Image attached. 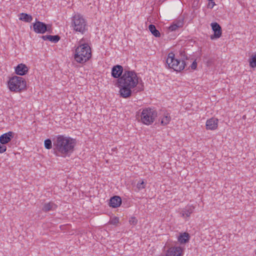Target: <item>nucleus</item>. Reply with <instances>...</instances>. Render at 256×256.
<instances>
[{"mask_svg":"<svg viewBox=\"0 0 256 256\" xmlns=\"http://www.w3.org/2000/svg\"><path fill=\"white\" fill-rule=\"evenodd\" d=\"M58 206L54 202H50L45 203L42 208V210L44 212H48L50 210H54L56 209Z\"/></svg>","mask_w":256,"mask_h":256,"instance_id":"16","label":"nucleus"},{"mask_svg":"<svg viewBox=\"0 0 256 256\" xmlns=\"http://www.w3.org/2000/svg\"><path fill=\"white\" fill-rule=\"evenodd\" d=\"M218 126V120L216 118H210L206 122V129L208 130H215Z\"/></svg>","mask_w":256,"mask_h":256,"instance_id":"13","label":"nucleus"},{"mask_svg":"<svg viewBox=\"0 0 256 256\" xmlns=\"http://www.w3.org/2000/svg\"><path fill=\"white\" fill-rule=\"evenodd\" d=\"M138 91H142V90H143L144 89V84H140L139 86H138Z\"/></svg>","mask_w":256,"mask_h":256,"instance_id":"30","label":"nucleus"},{"mask_svg":"<svg viewBox=\"0 0 256 256\" xmlns=\"http://www.w3.org/2000/svg\"><path fill=\"white\" fill-rule=\"evenodd\" d=\"M182 26V24L181 22H178L176 24H172L168 28L172 32L175 31L178 28H180Z\"/></svg>","mask_w":256,"mask_h":256,"instance_id":"22","label":"nucleus"},{"mask_svg":"<svg viewBox=\"0 0 256 256\" xmlns=\"http://www.w3.org/2000/svg\"><path fill=\"white\" fill-rule=\"evenodd\" d=\"M255 254H256V250H255Z\"/></svg>","mask_w":256,"mask_h":256,"instance_id":"32","label":"nucleus"},{"mask_svg":"<svg viewBox=\"0 0 256 256\" xmlns=\"http://www.w3.org/2000/svg\"><path fill=\"white\" fill-rule=\"evenodd\" d=\"M25 80L20 76H14L10 78L8 82V86L10 91L20 92L26 88Z\"/></svg>","mask_w":256,"mask_h":256,"instance_id":"5","label":"nucleus"},{"mask_svg":"<svg viewBox=\"0 0 256 256\" xmlns=\"http://www.w3.org/2000/svg\"><path fill=\"white\" fill-rule=\"evenodd\" d=\"M119 222V218L116 216L111 218L110 223L113 225H116Z\"/></svg>","mask_w":256,"mask_h":256,"instance_id":"26","label":"nucleus"},{"mask_svg":"<svg viewBox=\"0 0 256 256\" xmlns=\"http://www.w3.org/2000/svg\"><path fill=\"white\" fill-rule=\"evenodd\" d=\"M170 120L171 118L170 116V114L168 113L164 114V117L162 118L161 120V124L163 126H166L169 124Z\"/></svg>","mask_w":256,"mask_h":256,"instance_id":"21","label":"nucleus"},{"mask_svg":"<svg viewBox=\"0 0 256 256\" xmlns=\"http://www.w3.org/2000/svg\"><path fill=\"white\" fill-rule=\"evenodd\" d=\"M42 38L44 40H49V35L42 36Z\"/></svg>","mask_w":256,"mask_h":256,"instance_id":"31","label":"nucleus"},{"mask_svg":"<svg viewBox=\"0 0 256 256\" xmlns=\"http://www.w3.org/2000/svg\"><path fill=\"white\" fill-rule=\"evenodd\" d=\"M146 187V184L144 183V182L142 180V181L141 182H138V183L137 184V188H138V190H139L143 189V188H144Z\"/></svg>","mask_w":256,"mask_h":256,"instance_id":"27","label":"nucleus"},{"mask_svg":"<svg viewBox=\"0 0 256 256\" xmlns=\"http://www.w3.org/2000/svg\"><path fill=\"white\" fill-rule=\"evenodd\" d=\"M75 50L74 58L75 60L80 64H84L87 62L92 56L91 49L88 44H82Z\"/></svg>","mask_w":256,"mask_h":256,"instance_id":"3","label":"nucleus"},{"mask_svg":"<svg viewBox=\"0 0 256 256\" xmlns=\"http://www.w3.org/2000/svg\"><path fill=\"white\" fill-rule=\"evenodd\" d=\"M116 83L120 87V93L121 96L127 98L131 96L132 89L138 84V79L135 72L125 70L122 76L117 79Z\"/></svg>","mask_w":256,"mask_h":256,"instance_id":"1","label":"nucleus"},{"mask_svg":"<svg viewBox=\"0 0 256 256\" xmlns=\"http://www.w3.org/2000/svg\"><path fill=\"white\" fill-rule=\"evenodd\" d=\"M16 73L20 76H24L28 71V67L24 64H20L17 66L15 69Z\"/></svg>","mask_w":256,"mask_h":256,"instance_id":"14","label":"nucleus"},{"mask_svg":"<svg viewBox=\"0 0 256 256\" xmlns=\"http://www.w3.org/2000/svg\"><path fill=\"white\" fill-rule=\"evenodd\" d=\"M148 29L151 33L156 37H160V32L156 30V26L154 24H150L148 26Z\"/></svg>","mask_w":256,"mask_h":256,"instance_id":"20","label":"nucleus"},{"mask_svg":"<svg viewBox=\"0 0 256 256\" xmlns=\"http://www.w3.org/2000/svg\"><path fill=\"white\" fill-rule=\"evenodd\" d=\"M250 66L252 68L256 67V54L252 55L249 59Z\"/></svg>","mask_w":256,"mask_h":256,"instance_id":"23","label":"nucleus"},{"mask_svg":"<svg viewBox=\"0 0 256 256\" xmlns=\"http://www.w3.org/2000/svg\"><path fill=\"white\" fill-rule=\"evenodd\" d=\"M124 72L123 67L119 64L114 66L112 68V76L115 78H120Z\"/></svg>","mask_w":256,"mask_h":256,"instance_id":"10","label":"nucleus"},{"mask_svg":"<svg viewBox=\"0 0 256 256\" xmlns=\"http://www.w3.org/2000/svg\"><path fill=\"white\" fill-rule=\"evenodd\" d=\"M19 19L25 22H30L32 20V17L30 14L22 12L20 14Z\"/></svg>","mask_w":256,"mask_h":256,"instance_id":"19","label":"nucleus"},{"mask_svg":"<svg viewBox=\"0 0 256 256\" xmlns=\"http://www.w3.org/2000/svg\"><path fill=\"white\" fill-rule=\"evenodd\" d=\"M44 147L46 148L48 150H50V149L52 148V140L49 138L46 140L44 142Z\"/></svg>","mask_w":256,"mask_h":256,"instance_id":"25","label":"nucleus"},{"mask_svg":"<svg viewBox=\"0 0 256 256\" xmlns=\"http://www.w3.org/2000/svg\"><path fill=\"white\" fill-rule=\"evenodd\" d=\"M72 26L73 29L82 34H84L87 30L86 20L80 14H75L72 18Z\"/></svg>","mask_w":256,"mask_h":256,"instance_id":"6","label":"nucleus"},{"mask_svg":"<svg viewBox=\"0 0 256 256\" xmlns=\"http://www.w3.org/2000/svg\"><path fill=\"white\" fill-rule=\"evenodd\" d=\"M60 36L58 35H55V36H51V35H49V40H48L52 42H54V43H56L57 42H58L59 41V40H60Z\"/></svg>","mask_w":256,"mask_h":256,"instance_id":"24","label":"nucleus"},{"mask_svg":"<svg viewBox=\"0 0 256 256\" xmlns=\"http://www.w3.org/2000/svg\"><path fill=\"white\" fill-rule=\"evenodd\" d=\"M190 236L187 232H184L180 234L178 238V240L180 244H186L188 242Z\"/></svg>","mask_w":256,"mask_h":256,"instance_id":"18","label":"nucleus"},{"mask_svg":"<svg viewBox=\"0 0 256 256\" xmlns=\"http://www.w3.org/2000/svg\"><path fill=\"white\" fill-rule=\"evenodd\" d=\"M33 29L35 32L37 34H44L46 32H52V26L50 24H46L44 22L36 20V22L33 24Z\"/></svg>","mask_w":256,"mask_h":256,"instance_id":"8","label":"nucleus"},{"mask_svg":"<svg viewBox=\"0 0 256 256\" xmlns=\"http://www.w3.org/2000/svg\"><path fill=\"white\" fill-rule=\"evenodd\" d=\"M122 204V199L119 196H114L110 200V206L116 208L120 206Z\"/></svg>","mask_w":256,"mask_h":256,"instance_id":"15","label":"nucleus"},{"mask_svg":"<svg viewBox=\"0 0 256 256\" xmlns=\"http://www.w3.org/2000/svg\"><path fill=\"white\" fill-rule=\"evenodd\" d=\"M54 154L56 156H66L72 154L76 144L75 139L64 135H58L53 140Z\"/></svg>","mask_w":256,"mask_h":256,"instance_id":"2","label":"nucleus"},{"mask_svg":"<svg viewBox=\"0 0 256 256\" xmlns=\"http://www.w3.org/2000/svg\"><path fill=\"white\" fill-rule=\"evenodd\" d=\"M196 66H197V63L196 60L194 61L190 66L191 69H192V70L196 69Z\"/></svg>","mask_w":256,"mask_h":256,"instance_id":"29","label":"nucleus"},{"mask_svg":"<svg viewBox=\"0 0 256 256\" xmlns=\"http://www.w3.org/2000/svg\"><path fill=\"white\" fill-rule=\"evenodd\" d=\"M211 26L214 34L210 36L211 40H214L220 38L222 34V28L220 25L217 22H212Z\"/></svg>","mask_w":256,"mask_h":256,"instance_id":"9","label":"nucleus"},{"mask_svg":"<svg viewBox=\"0 0 256 256\" xmlns=\"http://www.w3.org/2000/svg\"><path fill=\"white\" fill-rule=\"evenodd\" d=\"M166 64L168 68H172L176 72L182 70L186 66V63L184 60H181L176 58L173 52L168 54L166 60Z\"/></svg>","mask_w":256,"mask_h":256,"instance_id":"4","label":"nucleus"},{"mask_svg":"<svg viewBox=\"0 0 256 256\" xmlns=\"http://www.w3.org/2000/svg\"><path fill=\"white\" fill-rule=\"evenodd\" d=\"M182 250L180 246H174L168 248L166 256H182Z\"/></svg>","mask_w":256,"mask_h":256,"instance_id":"12","label":"nucleus"},{"mask_svg":"<svg viewBox=\"0 0 256 256\" xmlns=\"http://www.w3.org/2000/svg\"><path fill=\"white\" fill-rule=\"evenodd\" d=\"M157 117V112L154 108H148L142 110L140 114L142 122L146 125L152 124Z\"/></svg>","mask_w":256,"mask_h":256,"instance_id":"7","label":"nucleus"},{"mask_svg":"<svg viewBox=\"0 0 256 256\" xmlns=\"http://www.w3.org/2000/svg\"><path fill=\"white\" fill-rule=\"evenodd\" d=\"M14 136V133L12 132H8L2 134L0 136V142L2 144L4 145L12 140Z\"/></svg>","mask_w":256,"mask_h":256,"instance_id":"11","label":"nucleus"},{"mask_svg":"<svg viewBox=\"0 0 256 256\" xmlns=\"http://www.w3.org/2000/svg\"><path fill=\"white\" fill-rule=\"evenodd\" d=\"M194 208L192 206H188L182 211L181 214L182 216L187 217L190 216V214L193 212Z\"/></svg>","mask_w":256,"mask_h":256,"instance_id":"17","label":"nucleus"},{"mask_svg":"<svg viewBox=\"0 0 256 256\" xmlns=\"http://www.w3.org/2000/svg\"><path fill=\"white\" fill-rule=\"evenodd\" d=\"M137 222L138 220L134 217H132L129 220V222L132 225H136Z\"/></svg>","mask_w":256,"mask_h":256,"instance_id":"28","label":"nucleus"}]
</instances>
